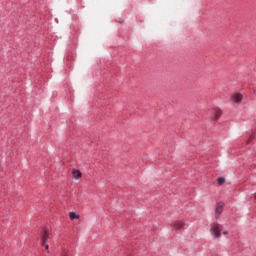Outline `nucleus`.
Segmentation results:
<instances>
[{
  "instance_id": "2",
  "label": "nucleus",
  "mask_w": 256,
  "mask_h": 256,
  "mask_svg": "<svg viewBox=\"0 0 256 256\" xmlns=\"http://www.w3.org/2000/svg\"><path fill=\"white\" fill-rule=\"evenodd\" d=\"M223 207H225V204H223V202L217 203L216 208H215L216 219H219V217H221V213H223Z\"/></svg>"
},
{
  "instance_id": "1",
  "label": "nucleus",
  "mask_w": 256,
  "mask_h": 256,
  "mask_svg": "<svg viewBox=\"0 0 256 256\" xmlns=\"http://www.w3.org/2000/svg\"><path fill=\"white\" fill-rule=\"evenodd\" d=\"M210 233L212 237H215L216 239L221 238V224L219 223H212L210 228Z\"/></svg>"
},
{
  "instance_id": "10",
  "label": "nucleus",
  "mask_w": 256,
  "mask_h": 256,
  "mask_svg": "<svg viewBox=\"0 0 256 256\" xmlns=\"http://www.w3.org/2000/svg\"><path fill=\"white\" fill-rule=\"evenodd\" d=\"M43 246L45 247L47 253H49V244H45V245H43Z\"/></svg>"
},
{
  "instance_id": "3",
  "label": "nucleus",
  "mask_w": 256,
  "mask_h": 256,
  "mask_svg": "<svg viewBox=\"0 0 256 256\" xmlns=\"http://www.w3.org/2000/svg\"><path fill=\"white\" fill-rule=\"evenodd\" d=\"M231 100L233 103H241V101H243V94L235 93L231 96Z\"/></svg>"
},
{
  "instance_id": "8",
  "label": "nucleus",
  "mask_w": 256,
  "mask_h": 256,
  "mask_svg": "<svg viewBox=\"0 0 256 256\" xmlns=\"http://www.w3.org/2000/svg\"><path fill=\"white\" fill-rule=\"evenodd\" d=\"M69 217L72 221L75 219H79V215H77L75 212H70Z\"/></svg>"
},
{
  "instance_id": "6",
  "label": "nucleus",
  "mask_w": 256,
  "mask_h": 256,
  "mask_svg": "<svg viewBox=\"0 0 256 256\" xmlns=\"http://www.w3.org/2000/svg\"><path fill=\"white\" fill-rule=\"evenodd\" d=\"M49 239V232L44 229L43 235H42V245L47 244V240Z\"/></svg>"
},
{
  "instance_id": "11",
  "label": "nucleus",
  "mask_w": 256,
  "mask_h": 256,
  "mask_svg": "<svg viewBox=\"0 0 256 256\" xmlns=\"http://www.w3.org/2000/svg\"><path fill=\"white\" fill-rule=\"evenodd\" d=\"M228 234H229V232H227V231L223 232V235H228Z\"/></svg>"
},
{
  "instance_id": "13",
  "label": "nucleus",
  "mask_w": 256,
  "mask_h": 256,
  "mask_svg": "<svg viewBox=\"0 0 256 256\" xmlns=\"http://www.w3.org/2000/svg\"><path fill=\"white\" fill-rule=\"evenodd\" d=\"M62 256H67V254H66V253H64V254H62Z\"/></svg>"
},
{
  "instance_id": "7",
  "label": "nucleus",
  "mask_w": 256,
  "mask_h": 256,
  "mask_svg": "<svg viewBox=\"0 0 256 256\" xmlns=\"http://www.w3.org/2000/svg\"><path fill=\"white\" fill-rule=\"evenodd\" d=\"M72 175H73L74 179H81V177H82L81 171L76 170V169L72 170Z\"/></svg>"
},
{
  "instance_id": "4",
  "label": "nucleus",
  "mask_w": 256,
  "mask_h": 256,
  "mask_svg": "<svg viewBox=\"0 0 256 256\" xmlns=\"http://www.w3.org/2000/svg\"><path fill=\"white\" fill-rule=\"evenodd\" d=\"M173 227L176 231H179V229H183V227H185V223L183 221H176L174 222Z\"/></svg>"
},
{
  "instance_id": "9",
  "label": "nucleus",
  "mask_w": 256,
  "mask_h": 256,
  "mask_svg": "<svg viewBox=\"0 0 256 256\" xmlns=\"http://www.w3.org/2000/svg\"><path fill=\"white\" fill-rule=\"evenodd\" d=\"M218 185H223L225 183V178H218Z\"/></svg>"
},
{
  "instance_id": "12",
  "label": "nucleus",
  "mask_w": 256,
  "mask_h": 256,
  "mask_svg": "<svg viewBox=\"0 0 256 256\" xmlns=\"http://www.w3.org/2000/svg\"><path fill=\"white\" fill-rule=\"evenodd\" d=\"M254 198L256 199V192L254 193Z\"/></svg>"
},
{
  "instance_id": "5",
  "label": "nucleus",
  "mask_w": 256,
  "mask_h": 256,
  "mask_svg": "<svg viewBox=\"0 0 256 256\" xmlns=\"http://www.w3.org/2000/svg\"><path fill=\"white\" fill-rule=\"evenodd\" d=\"M223 115V111L221 109L217 108L214 111V121H219L220 117Z\"/></svg>"
}]
</instances>
